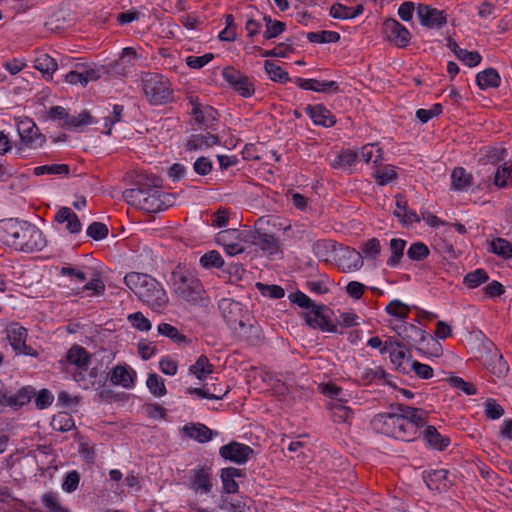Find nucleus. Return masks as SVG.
<instances>
[{
  "mask_svg": "<svg viewBox=\"0 0 512 512\" xmlns=\"http://www.w3.org/2000/svg\"><path fill=\"white\" fill-rule=\"evenodd\" d=\"M0 238L7 245L22 252L41 251L47 245L43 232L27 221L9 219L0 224Z\"/></svg>",
  "mask_w": 512,
  "mask_h": 512,
  "instance_id": "f257e3e1",
  "label": "nucleus"
},
{
  "mask_svg": "<svg viewBox=\"0 0 512 512\" xmlns=\"http://www.w3.org/2000/svg\"><path fill=\"white\" fill-rule=\"evenodd\" d=\"M127 287L137 298L154 312H162L169 303V297L160 282L148 274L130 272L124 277Z\"/></svg>",
  "mask_w": 512,
  "mask_h": 512,
  "instance_id": "f03ea898",
  "label": "nucleus"
},
{
  "mask_svg": "<svg viewBox=\"0 0 512 512\" xmlns=\"http://www.w3.org/2000/svg\"><path fill=\"white\" fill-rule=\"evenodd\" d=\"M124 201L146 213H157L174 204L173 194L164 193L157 189L145 190V187L126 189L122 193Z\"/></svg>",
  "mask_w": 512,
  "mask_h": 512,
  "instance_id": "7ed1b4c3",
  "label": "nucleus"
},
{
  "mask_svg": "<svg viewBox=\"0 0 512 512\" xmlns=\"http://www.w3.org/2000/svg\"><path fill=\"white\" fill-rule=\"evenodd\" d=\"M170 284L174 293L191 305L204 301L205 290L201 281L186 267L178 265L171 273Z\"/></svg>",
  "mask_w": 512,
  "mask_h": 512,
  "instance_id": "20e7f679",
  "label": "nucleus"
},
{
  "mask_svg": "<svg viewBox=\"0 0 512 512\" xmlns=\"http://www.w3.org/2000/svg\"><path fill=\"white\" fill-rule=\"evenodd\" d=\"M168 79L157 73H148L142 81L143 92L153 105H162L170 102L173 92Z\"/></svg>",
  "mask_w": 512,
  "mask_h": 512,
  "instance_id": "39448f33",
  "label": "nucleus"
},
{
  "mask_svg": "<svg viewBox=\"0 0 512 512\" xmlns=\"http://www.w3.org/2000/svg\"><path fill=\"white\" fill-rule=\"evenodd\" d=\"M230 329L237 339L249 345H255L260 341L261 329L250 314Z\"/></svg>",
  "mask_w": 512,
  "mask_h": 512,
  "instance_id": "423d86ee",
  "label": "nucleus"
},
{
  "mask_svg": "<svg viewBox=\"0 0 512 512\" xmlns=\"http://www.w3.org/2000/svg\"><path fill=\"white\" fill-rule=\"evenodd\" d=\"M7 339L12 349L17 354H23L28 356L37 357L38 353L32 347L26 345L27 330L20 326L18 323L10 324L7 329Z\"/></svg>",
  "mask_w": 512,
  "mask_h": 512,
  "instance_id": "0eeeda50",
  "label": "nucleus"
},
{
  "mask_svg": "<svg viewBox=\"0 0 512 512\" xmlns=\"http://www.w3.org/2000/svg\"><path fill=\"white\" fill-rule=\"evenodd\" d=\"M213 487L212 470L208 466H196L190 472V488L197 494H209Z\"/></svg>",
  "mask_w": 512,
  "mask_h": 512,
  "instance_id": "6e6552de",
  "label": "nucleus"
},
{
  "mask_svg": "<svg viewBox=\"0 0 512 512\" xmlns=\"http://www.w3.org/2000/svg\"><path fill=\"white\" fill-rule=\"evenodd\" d=\"M219 309L229 328L241 323V320L250 314L243 304L227 298L220 300Z\"/></svg>",
  "mask_w": 512,
  "mask_h": 512,
  "instance_id": "1a4fd4ad",
  "label": "nucleus"
},
{
  "mask_svg": "<svg viewBox=\"0 0 512 512\" xmlns=\"http://www.w3.org/2000/svg\"><path fill=\"white\" fill-rule=\"evenodd\" d=\"M17 130L21 141L30 148L42 147L46 141L45 136L39 132L38 127L32 120L21 121Z\"/></svg>",
  "mask_w": 512,
  "mask_h": 512,
  "instance_id": "9d476101",
  "label": "nucleus"
},
{
  "mask_svg": "<svg viewBox=\"0 0 512 512\" xmlns=\"http://www.w3.org/2000/svg\"><path fill=\"white\" fill-rule=\"evenodd\" d=\"M382 30L387 39L397 47H406L410 42V32L395 19L384 21Z\"/></svg>",
  "mask_w": 512,
  "mask_h": 512,
  "instance_id": "9b49d317",
  "label": "nucleus"
},
{
  "mask_svg": "<svg viewBox=\"0 0 512 512\" xmlns=\"http://www.w3.org/2000/svg\"><path fill=\"white\" fill-rule=\"evenodd\" d=\"M219 453L225 459L236 464H243L249 460L253 454V449L248 445L233 441L222 446Z\"/></svg>",
  "mask_w": 512,
  "mask_h": 512,
  "instance_id": "f8f14e48",
  "label": "nucleus"
},
{
  "mask_svg": "<svg viewBox=\"0 0 512 512\" xmlns=\"http://www.w3.org/2000/svg\"><path fill=\"white\" fill-rule=\"evenodd\" d=\"M417 15L420 23L428 28H440L447 22L444 11L424 4L418 5Z\"/></svg>",
  "mask_w": 512,
  "mask_h": 512,
  "instance_id": "ddd939ff",
  "label": "nucleus"
},
{
  "mask_svg": "<svg viewBox=\"0 0 512 512\" xmlns=\"http://www.w3.org/2000/svg\"><path fill=\"white\" fill-rule=\"evenodd\" d=\"M324 306L312 307L310 310L304 313V319L312 328H319L326 332H336V326L327 318L323 313Z\"/></svg>",
  "mask_w": 512,
  "mask_h": 512,
  "instance_id": "4468645a",
  "label": "nucleus"
},
{
  "mask_svg": "<svg viewBox=\"0 0 512 512\" xmlns=\"http://www.w3.org/2000/svg\"><path fill=\"white\" fill-rule=\"evenodd\" d=\"M66 361L80 370L78 373L74 374V379L77 382L81 381L82 371L87 370L90 362L88 352L82 346L74 345L68 350L66 354Z\"/></svg>",
  "mask_w": 512,
  "mask_h": 512,
  "instance_id": "2eb2a0df",
  "label": "nucleus"
},
{
  "mask_svg": "<svg viewBox=\"0 0 512 512\" xmlns=\"http://www.w3.org/2000/svg\"><path fill=\"white\" fill-rule=\"evenodd\" d=\"M423 479L430 490L437 492H445L452 485L448 479V471L445 469L431 470L425 472Z\"/></svg>",
  "mask_w": 512,
  "mask_h": 512,
  "instance_id": "dca6fc26",
  "label": "nucleus"
},
{
  "mask_svg": "<svg viewBox=\"0 0 512 512\" xmlns=\"http://www.w3.org/2000/svg\"><path fill=\"white\" fill-rule=\"evenodd\" d=\"M394 330L396 331L397 335L409 346H417L426 338V333L424 330L406 322L397 325Z\"/></svg>",
  "mask_w": 512,
  "mask_h": 512,
  "instance_id": "f3484780",
  "label": "nucleus"
},
{
  "mask_svg": "<svg viewBox=\"0 0 512 512\" xmlns=\"http://www.w3.org/2000/svg\"><path fill=\"white\" fill-rule=\"evenodd\" d=\"M189 101L195 121L202 126L210 127L216 120V111L208 105H201L195 97H190Z\"/></svg>",
  "mask_w": 512,
  "mask_h": 512,
  "instance_id": "a211bd4d",
  "label": "nucleus"
},
{
  "mask_svg": "<svg viewBox=\"0 0 512 512\" xmlns=\"http://www.w3.org/2000/svg\"><path fill=\"white\" fill-rule=\"evenodd\" d=\"M136 372L130 367L117 365L114 367L110 374L109 379L114 385L122 386L123 388H131L134 386Z\"/></svg>",
  "mask_w": 512,
  "mask_h": 512,
  "instance_id": "6ab92c4d",
  "label": "nucleus"
},
{
  "mask_svg": "<svg viewBox=\"0 0 512 512\" xmlns=\"http://www.w3.org/2000/svg\"><path fill=\"white\" fill-rule=\"evenodd\" d=\"M396 409L400 412L403 419L408 420L409 423L415 426V431L418 433V429L423 427L427 423V412L420 408L407 406L404 404H397Z\"/></svg>",
  "mask_w": 512,
  "mask_h": 512,
  "instance_id": "aec40b11",
  "label": "nucleus"
},
{
  "mask_svg": "<svg viewBox=\"0 0 512 512\" xmlns=\"http://www.w3.org/2000/svg\"><path fill=\"white\" fill-rule=\"evenodd\" d=\"M397 419L401 420V414L397 411L396 406L394 412L378 414L372 420V424L375 428L381 425L380 430L382 433L393 437V431L397 430Z\"/></svg>",
  "mask_w": 512,
  "mask_h": 512,
  "instance_id": "412c9836",
  "label": "nucleus"
},
{
  "mask_svg": "<svg viewBox=\"0 0 512 512\" xmlns=\"http://www.w3.org/2000/svg\"><path fill=\"white\" fill-rule=\"evenodd\" d=\"M338 266L344 272L358 270L363 266L362 254L355 249L345 248L338 258Z\"/></svg>",
  "mask_w": 512,
  "mask_h": 512,
  "instance_id": "4be33fe9",
  "label": "nucleus"
},
{
  "mask_svg": "<svg viewBox=\"0 0 512 512\" xmlns=\"http://www.w3.org/2000/svg\"><path fill=\"white\" fill-rule=\"evenodd\" d=\"M305 110L316 125L332 127L336 123L334 115L321 104L314 106L308 105Z\"/></svg>",
  "mask_w": 512,
  "mask_h": 512,
  "instance_id": "5701e85b",
  "label": "nucleus"
},
{
  "mask_svg": "<svg viewBox=\"0 0 512 512\" xmlns=\"http://www.w3.org/2000/svg\"><path fill=\"white\" fill-rule=\"evenodd\" d=\"M253 243L271 257L282 253L279 241L271 234L256 232L253 235Z\"/></svg>",
  "mask_w": 512,
  "mask_h": 512,
  "instance_id": "b1692460",
  "label": "nucleus"
},
{
  "mask_svg": "<svg viewBox=\"0 0 512 512\" xmlns=\"http://www.w3.org/2000/svg\"><path fill=\"white\" fill-rule=\"evenodd\" d=\"M55 221L59 224L66 223L65 229L71 234L79 233L82 229L78 216L68 207H62L57 211Z\"/></svg>",
  "mask_w": 512,
  "mask_h": 512,
  "instance_id": "393cba45",
  "label": "nucleus"
},
{
  "mask_svg": "<svg viewBox=\"0 0 512 512\" xmlns=\"http://www.w3.org/2000/svg\"><path fill=\"white\" fill-rule=\"evenodd\" d=\"M185 436L194 439L199 443H205L212 439L213 431L201 423H192L182 428Z\"/></svg>",
  "mask_w": 512,
  "mask_h": 512,
  "instance_id": "a878e982",
  "label": "nucleus"
},
{
  "mask_svg": "<svg viewBox=\"0 0 512 512\" xmlns=\"http://www.w3.org/2000/svg\"><path fill=\"white\" fill-rule=\"evenodd\" d=\"M218 143V137L209 132L205 134L192 135L187 142V150L196 151L204 150Z\"/></svg>",
  "mask_w": 512,
  "mask_h": 512,
  "instance_id": "bb28decb",
  "label": "nucleus"
},
{
  "mask_svg": "<svg viewBox=\"0 0 512 512\" xmlns=\"http://www.w3.org/2000/svg\"><path fill=\"white\" fill-rule=\"evenodd\" d=\"M500 81V75L494 68H487L476 75V83L481 90L497 88Z\"/></svg>",
  "mask_w": 512,
  "mask_h": 512,
  "instance_id": "cd10ccee",
  "label": "nucleus"
},
{
  "mask_svg": "<svg viewBox=\"0 0 512 512\" xmlns=\"http://www.w3.org/2000/svg\"><path fill=\"white\" fill-rule=\"evenodd\" d=\"M242 471L238 468L228 467L221 470V480L226 493L232 494L238 491V484L235 478L241 477Z\"/></svg>",
  "mask_w": 512,
  "mask_h": 512,
  "instance_id": "c85d7f7f",
  "label": "nucleus"
},
{
  "mask_svg": "<svg viewBox=\"0 0 512 512\" xmlns=\"http://www.w3.org/2000/svg\"><path fill=\"white\" fill-rule=\"evenodd\" d=\"M423 434L424 440L432 448L444 450L450 443V439L442 436L434 426H427Z\"/></svg>",
  "mask_w": 512,
  "mask_h": 512,
  "instance_id": "c756f323",
  "label": "nucleus"
},
{
  "mask_svg": "<svg viewBox=\"0 0 512 512\" xmlns=\"http://www.w3.org/2000/svg\"><path fill=\"white\" fill-rule=\"evenodd\" d=\"M472 185V176L464 168L457 167L451 174V188L456 191H464Z\"/></svg>",
  "mask_w": 512,
  "mask_h": 512,
  "instance_id": "7c9ffc66",
  "label": "nucleus"
},
{
  "mask_svg": "<svg viewBox=\"0 0 512 512\" xmlns=\"http://www.w3.org/2000/svg\"><path fill=\"white\" fill-rule=\"evenodd\" d=\"M344 402H329L328 408L331 411V417L336 423H346L352 416L353 411L343 404Z\"/></svg>",
  "mask_w": 512,
  "mask_h": 512,
  "instance_id": "2f4dec72",
  "label": "nucleus"
},
{
  "mask_svg": "<svg viewBox=\"0 0 512 512\" xmlns=\"http://www.w3.org/2000/svg\"><path fill=\"white\" fill-rule=\"evenodd\" d=\"M35 69L39 70L44 77L51 78L57 70V62L48 54H41L35 59Z\"/></svg>",
  "mask_w": 512,
  "mask_h": 512,
  "instance_id": "473e14b6",
  "label": "nucleus"
},
{
  "mask_svg": "<svg viewBox=\"0 0 512 512\" xmlns=\"http://www.w3.org/2000/svg\"><path fill=\"white\" fill-rule=\"evenodd\" d=\"M396 424L397 430L393 431V437L403 441H411L416 438L417 432L415 431V426L409 423L408 420L403 419L401 416V420L397 419Z\"/></svg>",
  "mask_w": 512,
  "mask_h": 512,
  "instance_id": "72a5a7b5",
  "label": "nucleus"
},
{
  "mask_svg": "<svg viewBox=\"0 0 512 512\" xmlns=\"http://www.w3.org/2000/svg\"><path fill=\"white\" fill-rule=\"evenodd\" d=\"M213 365L209 362L205 355H201L196 362L190 366L189 372L196 376L197 379L203 380L207 375L213 372Z\"/></svg>",
  "mask_w": 512,
  "mask_h": 512,
  "instance_id": "f704fd0d",
  "label": "nucleus"
},
{
  "mask_svg": "<svg viewBox=\"0 0 512 512\" xmlns=\"http://www.w3.org/2000/svg\"><path fill=\"white\" fill-rule=\"evenodd\" d=\"M157 331L160 335L169 338L176 344L188 343L187 337L182 334L175 326L169 323H160L157 327Z\"/></svg>",
  "mask_w": 512,
  "mask_h": 512,
  "instance_id": "c9c22d12",
  "label": "nucleus"
},
{
  "mask_svg": "<svg viewBox=\"0 0 512 512\" xmlns=\"http://www.w3.org/2000/svg\"><path fill=\"white\" fill-rule=\"evenodd\" d=\"M512 182V162H504L500 165L494 174V184L499 188H504Z\"/></svg>",
  "mask_w": 512,
  "mask_h": 512,
  "instance_id": "e433bc0d",
  "label": "nucleus"
},
{
  "mask_svg": "<svg viewBox=\"0 0 512 512\" xmlns=\"http://www.w3.org/2000/svg\"><path fill=\"white\" fill-rule=\"evenodd\" d=\"M405 246H406V241L403 239L394 238V239L390 240L389 247H390V251H391V256L387 260L388 266L394 267L400 263V261L403 257V252H404Z\"/></svg>",
  "mask_w": 512,
  "mask_h": 512,
  "instance_id": "4c0bfd02",
  "label": "nucleus"
},
{
  "mask_svg": "<svg viewBox=\"0 0 512 512\" xmlns=\"http://www.w3.org/2000/svg\"><path fill=\"white\" fill-rule=\"evenodd\" d=\"M78 67H80L82 79L84 80L85 84L87 85L90 81H96L98 80L103 73L110 72V70H107L104 66H97L95 64L93 65H85V64H78Z\"/></svg>",
  "mask_w": 512,
  "mask_h": 512,
  "instance_id": "58836bf2",
  "label": "nucleus"
},
{
  "mask_svg": "<svg viewBox=\"0 0 512 512\" xmlns=\"http://www.w3.org/2000/svg\"><path fill=\"white\" fill-rule=\"evenodd\" d=\"M403 343L398 341H389L385 342L383 348H381V353H389L391 361L394 364L401 365L402 360L405 358V352L402 350Z\"/></svg>",
  "mask_w": 512,
  "mask_h": 512,
  "instance_id": "ea45409f",
  "label": "nucleus"
},
{
  "mask_svg": "<svg viewBox=\"0 0 512 512\" xmlns=\"http://www.w3.org/2000/svg\"><path fill=\"white\" fill-rule=\"evenodd\" d=\"M357 158L358 154L356 152L352 150H344L335 157L331 162V166L335 169L349 168L355 163Z\"/></svg>",
  "mask_w": 512,
  "mask_h": 512,
  "instance_id": "a19ab883",
  "label": "nucleus"
},
{
  "mask_svg": "<svg viewBox=\"0 0 512 512\" xmlns=\"http://www.w3.org/2000/svg\"><path fill=\"white\" fill-rule=\"evenodd\" d=\"M490 250L504 259L512 258V244L504 238H496L490 243Z\"/></svg>",
  "mask_w": 512,
  "mask_h": 512,
  "instance_id": "79ce46f5",
  "label": "nucleus"
},
{
  "mask_svg": "<svg viewBox=\"0 0 512 512\" xmlns=\"http://www.w3.org/2000/svg\"><path fill=\"white\" fill-rule=\"evenodd\" d=\"M318 388L322 394L332 399L330 402L347 401L342 389L334 383H322Z\"/></svg>",
  "mask_w": 512,
  "mask_h": 512,
  "instance_id": "37998d69",
  "label": "nucleus"
},
{
  "mask_svg": "<svg viewBox=\"0 0 512 512\" xmlns=\"http://www.w3.org/2000/svg\"><path fill=\"white\" fill-rule=\"evenodd\" d=\"M358 157L366 163H378L382 160V150L376 144H367L362 147Z\"/></svg>",
  "mask_w": 512,
  "mask_h": 512,
  "instance_id": "c03bdc74",
  "label": "nucleus"
},
{
  "mask_svg": "<svg viewBox=\"0 0 512 512\" xmlns=\"http://www.w3.org/2000/svg\"><path fill=\"white\" fill-rule=\"evenodd\" d=\"M383 380V383L392 385L388 379V375L381 367L366 368L362 372L361 380L364 384H370L374 380Z\"/></svg>",
  "mask_w": 512,
  "mask_h": 512,
  "instance_id": "a18cd8bd",
  "label": "nucleus"
},
{
  "mask_svg": "<svg viewBox=\"0 0 512 512\" xmlns=\"http://www.w3.org/2000/svg\"><path fill=\"white\" fill-rule=\"evenodd\" d=\"M264 69L272 81L280 83L289 81L288 73L273 61L266 60L264 63Z\"/></svg>",
  "mask_w": 512,
  "mask_h": 512,
  "instance_id": "49530a36",
  "label": "nucleus"
},
{
  "mask_svg": "<svg viewBox=\"0 0 512 512\" xmlns=\"http://www.w3.org/2000/svg\"><path fill=\"white\" fill-rule=\"evenodd\" d=\"M95 121L88 111H82L77 116L70 115L67 118L66 129H79L81 127L93 124Z\"/></svg>",
  "mask_w": 512,
  "mask_h": 512,
  "instance_id": "de8ad7c7",
  "label": "nucleus"
},
{
  "mask_svg": "<svg viewBox=\"0 0 512 512\" xmlns=\"http://www.w3.org/2000/svg\"><path fill=\"white\" fill-rule=\"evenodd\" d=\"M306 37L312 43H334L339 41L340 34L335 31H318L309 32Z\"/></svg>",
  "mask_w": 512,
  "mask_h": 512,
  "instance_id": "09e8293b",
  "label": "nucleus"
},
{
  "mask_svg": "<svg viewBox=\"0 0 512 512\" xmlns=\"http://www.w3.org/2000/svg\"><path fill=\"white\" fill-rule=\"evenodd\" d=\"M489 276L484 269H476L464 277V284L471 289L477 288L488 281Z\"/></svg>",
  "mask_w": 512,
  "mask_h": 512,
  "instance_id": "8fccbe9b",
  "label": "nucleus"
},
{
  "mask_svg": "<svg viewBox=\"0 0 512 512\" xmlns=\"http://www.w3.org/2000/svg\"><path fill=\"white\" fill-rule=\"evenodd\" d=\"M51 424L54 430L60 432L70 431L75 426L72 416L67 413H59L54 416Z\"/></svg>",
  "mask_w": 512,
  "mask_h": 512,
  "instance_id": "3c124183",
  "label": "nucleus"
},
{
  "mask_svg": "<svg viewBox=\"0 0 512 512\" xmlns=\"http://www.w3.org/2000/svg\"><path fill=\"white\" fill-rule=\"evenodd\" d=\"M33 173L36 176L44 174L67 175L69 173V166L66 164H51L37 166L34 168Z\"/></svg>",
  "mask_w": 512,
  "mask_h": 512,
  "instance_id": "603ef678",
  "label": "nucleus"
},
{
  "mask_svg": "<svg viewBox=\"0 0 512 512\" xmlns=\"http://www.w3.org/2000/svg\"><path fill=\"white\" fill-rule=\"evenodd\" d=\"M146 385L149 391L156 397H162L166 394V387L163 379L155 373L149 374Z\"/></svg>",
  "mask_w": 512,
  "mask_h": 512,
  "instance_id": "864d4df0",
  "label": "nucleus"
},
{
  "mask_svg": "<svg viewBox=\"0 0 512 512\" xmlns=\"http://www.w3.org/2000/svg\"><path fill=\"white\" fill-rule=\"evenodd\" d=\"M386 312L394 317L404 320L408 317L410 307L400 300L395 299L389 302L386 306Z\"/></svg>",
  "mask_w": 512,
  "mask_h": 512,
  "instance_id": "5fc2aeb1",
  "label": "nucleus"
},
{
  "mask_svg": "<svg viewBox=\"0 0 512 512\" xmlns=\"http://www.w3.org/2000/svg\"><path fill=\"white\" fill-rule=\"evenodd\" d=\"M430 251L423 242H415L407 250V256L413 261H422L428 257Z\"/></svg>",
  "mask_w": 512,
  "mask_h": 512,
  "instance_id": "6e6d98bb",
  "label": "nucleus"
},
{
  "mask_svg": "<svg viewBox=\"0 0 512 512\" xmlns=\"http://www.w3.org/2000/svg\"><path fill=\"white\" fill-rule=\"evenodd\" d=\"M200 264L203 268L209 269V268H221L224 264V261L221 257V255L215 251H209L205 253L200 258Z\"/></svg>",
  "mask_w": 512,
  "mask_h": 512,
  "instance_id": "4d7b16f0",
  "label": "nucleus"
},
{
  "mask_svg": "<svg viewBox=\"0 0 512 512\" xmlns=\"http://www.w3.org/2000/svg\"><path fill=\"white\" fill-rule=\"evenodd\" d=\"M127 320L132 327L138 331H149L152 327L151 322L141 312L129 314Z\"/></svg>",
  "mask_w": 512,
  "mask_h": 512,
  "instance_id": "13d9d810",
  "label": "nucleus"
},
{
  "mask_svg": "<svg viewBox=\"0 0 512 512\" xmlns=\"http://www.w3.org/2000/svg\"><path fill=\"white\" fill-rule=\"evenodd\" d=\"M42 503L49 512H69L61 505L57 494L53 492L45 493L42 496Z\"/></svg>",
  "mask_w": 512,
  "mask_h": 512,
  "instance_id": "bf43d9fd",
  "label": "nucleus"
},
{
  "mask_svg": "<svg viewBox=\"0 0 512 512\" xmlns=\"http://www.w3.org/2000/svg\"><path fill=\"white\" fill-rule=\"evenodd\" d=\"M456 57L469 67L477 66L482 59L481 55L477 51H468L466 49L458 50Z\"/></svg>",
  "mask_w": 512,
  "mask_h": 512,
  "instance_id": "052dcab7",
  "label": "nucleus"
},
{
  "mask_svg": "<svg viewBox=\"0 0 512 512\" xmlns=\"http://www.w3.org/2000/svg\"><path fill=\"white\" fill-rule=\"evenodd\" d=\"M187 393L197 395L200 398L219 400L228 393V387L225 389H220V394L211 393V389L208 388H188Z\"/></svg>",
  "mask_w": 512,
  "mask_h": 512,
  "instance_id": "680f3d73",
  "label": "nucleus"
},
{
  "mask_svg": "<svg viewBox=\"0 0 512 512\" xmlns=\"http://www.w3.org/2000/svg\"><path fill=\"white\" fill-rule=\"evenodd\" d=\"M381 252V245L378 239H369L362 247V258L376 259Z\"/></svg>",
  "mask_w": 512,
  "mask_h": 512,
  "instance_id": "e2e57ef3",
  "label": "nucleus"
},
{
  "mask_svg": "<svg viewBox=\"0 0 512 512\" xmlns=\"http://www.w3.org/2000/svg\"><path fill=\"white\" fill-rule=\"evenodd\" d=\"M256 286L263 296H268L272 299H281L285 295L284 289L278 285L257 283Z\"/></svg>",
  "mask_w": 512,
  "mask_h": 512,
  "instance_id": "0e129e2a",
  "label": "nucleus"
},
{
  "mask_svg": "<svg viewBox=\"0 0 512 512\" xmlns=\"http://www.w3.org/2000/svg\"><path fill=\"white\" fill-rule=\"evenodd\" d=\"M314 91L321 93L337 94L341 92L339 84L336 81H319L313 79Z\"/></svg>",
  "mask_w": 512,
  "mask_h": 512,
  "instance_id": "69168bd1",
  "label": "nucleus"
},
{
  "mask_svg": "<svg viewBox=\"0 0 512 512\" xmlns=\"http://www.w3.org/2000/svg\"><path fill=\"white\" fill-rule=\"evenodd\" d=\"M448 381L453 388L462 391L466 395L476 394L475 386L470 382L464 381L461 377L453 376Z\"/></svg>",
  "mask_w": 512,
  "mask_h": 512,
  "instance_id": "338daca9",
  "label": "nucleus"
},
{
  "mask_svg": "<svg viewBox=\"0 0 512 512\" xmlns=\"http://www.w3.org/2000/svg\"><path fill=\"white\" fill-rule=\"evenodd\" d=\"M87 235L94 240H102L108 235V228L101 222H93L87 228Z\"/></svg>",
  "mask_w": 512,
  "mask_h": 512,
  "instance_id": "774afa93",
  "label": "nucleus"
}]
</instances>
